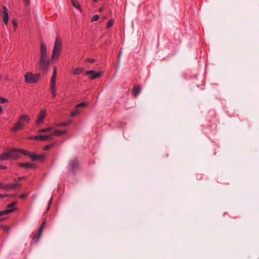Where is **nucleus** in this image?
Listing matches in <instances>:
<instances>
[{
    "label": "nucleus",
    "instance_id": "bb28decb",
    "mask_svg": "<svg viewBox=\"0 0 259 259\" xmlns=\"http://www.w3.org/2000/svg\"><path fill=\"white\" fill-rule=\"evenodd\" d=\"M71 120H70L68 121L60 123L57 125V126H67V125H68L71 123Z\"/></svg>",
    "mask_w": 259,
    "mask_h": 259
},
{
    "label": "nucleus",
    "instance_id": "49530a36",
    "mask_svg": "<svg viewBox=\"0 0 259 259\" xmlns=\"http://www.w3.org/2000/svg\"><path fill=\"white\" fill-rule=\"evenodd\" d=\"M94 2H97L98 0H93Z\"/></svg>",
    "mask_w": 259,
    "mask_h": 259
},
{
    "label": "nucleus",
    "instance_id": "9d476101",
    "mask_svg": "<svg viewBox=\"0 0 259 259\" xmlns=\"http://www.w3.org/2000/svg\"><path fill=\"white\" fill-rule=\"evenodd\" d=\"M85 74L91 75V76H90L91 79H94L99 77L101 75V72H96L94 70H88V71H86Z\"/></svg>",
    "mask_w": 259,
    "mask_h": 259
},
{
    "label": "nucleus",
    "instance_id": "ddd939ff",
    "mask_svg": "<svg viewBox=\"0 0 259 259\" xmlns=\"http://www.w3.org/2000/svg\"><path fill=\"white\" fill-rule=\"evenodd\" d=\"M28 156L33 161L35 160H41L45 157L43 155H36L31 152H29V155Z\"/></svg>",
    "mask_w": 259,
    "mask_h": 259
},
{
    "label": "nucleus",
    "instance_id": "4be33fe9",
    "mask_svg": "<svg viewBox=\"0 0 259 259\" xmlns=\"http://www.w3.org/2000/svg\"><path fill=\"white\" fill-rule=\"evenodd\" d=\"M61 45H62V41H61V40L60 39V38H58V37L56 38L54 47L61 48Z\"/></svg>",
    "mask_w": 259,
    "mask_h": 259
},
{
    "label": "nucleus",
    "instance_id": "a878e982",
    "mask_svg": "<svg viewBox=\"0 0 259 259\" xmlns=\"http://www.w3.org/2000/svg\"><path fill=\"white\" fill-rule=\"evenodd\" d=\"M50 91H51V94L52 95V97L53 98H55L56 97V95H57L55 88H54V87L53 88H50Z\"/></svg>",
    "mask_w": 259,
    "mask_h": 259
},
{
    "label": "nucleus",
    "instance_id": "a18cd8bd",
    "mask_svg": "<svg viewBox=\"0 0 259 259\" xmlns=\"http://www.w3.org/2000/svg\"><path fill=\"white\" fill-rule=\"evenodd\" d=\"M121 51H120V52H119V56H118V59H119V58H120V56H121Z\"/></svg>",
    "mask_w": 259,
    "mask_h": 259
},
{
    "label": "nucleus",
    "instance_id": "c756f323",
    "mask_svg": "<svg viewBox=\"0 0 259 259\" xmlns=\"http://www.w3.org/2000/svg\"><path fill=\"white\" fill-rule=\"evenodd\" d=\"M114 20L113 19L110 20L107 23V27L109 28L113 25Z\"/></svg>",
    "mask_w": 259,
    "mask_h": 259
},
{
    "label": "nucleus",
    "instance_id": "473e14b6",
    "mask_svg": "<svg viewBox=\"0 0 259 259\" xmlns=\"http://www.w3.org/2000/svg\"><path fill=\"white\" fill-rule=\"evenodd\" d=\"M9 196V194H0V198L1 199H3V198H6V197H8Z\"/></svg>",
    "mask_w": 259,
    "mask_h": 259
},
{
    "label": "nucleus",
    "instance_id": "6e6552de",
    "mask_svg": "<svg viewBox=\"0 0 259 259\" xmlns=\"http://www.w3.org/2000/svg\"><path fill=\"white\" fill-rule=\"evenodd\" d=\"M28 139L29 140L45 141L49 140V137L47 135H36L34 136L29 137Z\"/></svg>",
    "mask_w": 259,
    "mask_h": 259
},
{
    "label": "nucleus",
    "instance_id": "b1692460",
    "mask_svg": "<svg viewBox=\"0 0 259 259\" xmlns=\"http://www.w3.org/2000/svg\"><path fill=\"white\" fill-rule=\"evenodd\" d=\"M55 144H56L55 143H52L51 144L47 145L45 146L44 150L45 151H48L50 148L53 147L55 145Z\"/></svg>",
    "mask_w": 259,
    "mask_h": 259
},
{
    "label": "nucleus",
    "instance_id": "79ce46f5",
    "mask_svg": "<svg viewBox=\"0 0 259 259\" xmlns=\"http://www.w3.org/2000/svg\"><path fill=\"white\" fill-rule=\"evenodd\" d=\"M13 26L15 28L17 27V23L15 21H13Z\"/></svg>",
    "mask_w": 259,
    "mask_h": 259
},
{
    "label": "nucleus",
    "instance_id": "a19ab883",
    "mask_svg": "<svg viewBox=\"0 0 259 259\" xmlns=\"http://www.w3.org/2000/svg\"><path fill=\"white\" fill-rule=\"evenodd\" d=\"M6 168H7L6 166L0 164V169H6Z\"/></svg>",
    "mask_w": 259,
    "mask_h": 259
},
{
    "label": "nucleus",
    "instance_id": "aec40b11",
    "mask_svg": "<svg viewBox=\"0 0 259 259\" xmlns=\"http://www.w3.org/2000/svg\"><path fill=\"white\" fill-rule=\"evenodd\" d=\"M53 129H54V127H53V126L46 127V128H44L39 130L38 131V133H47V132L52 131Z\"/></svg>",
    "mask_w": 259,
    "mask_h": 259
},
{
    "label": "nucleus",
    "instance_id": "f704fd0d",
    "mask_svg": "<svg viewBox=\"0 0 259 259\" xmlns=\"http://www.w3.org/2000/svg\"><path fill=\"white\" fill-rule=\"evenodd\" d=\"M27 197V195L25 194H22L21 195L19 196V197L21 199H24Z\"/></svg>",
    "mask_w": 259,
    "mask_h": 259
},
{
    "label": "nucleus",
    "instance_id": "6ab92c4d",
    "mask_svg": "<svg viewBox=\"0 0 259 259\" xmlns=\"http://www.w3.org/2000/svg\"><path fill=\"white\" fill-rule=\"evenodd\" d=\"M16 202H13L9 204L7 206V208L5 210H9L11 211V212H13L15 209V206L16 205Z\"/></svg>",
    "mask_w": 259,
    "mask_h": 259
},
{
    "label": "nucleus",
    "instance_id": "5701e85b",
    "mask_svg": "<svg viewBox=\"0 0 259 259\" xmlns=\"http://www.w3.org/2000/svg\"><path fill=\"white\" fill-rule=\"evenodd\" d=\"M19 152L22 153V154H23L25 156H28V155H29L30 152L25 150L24 149H18V153Z\"/></svg>",
    "mask_w": 259,
    "mask_h": 259
},
{
    "label": "nucleus",
    "instance_id": "20e7f679",
    "mask_svg": "<svg viewBox=\"0 0 259 259\" xmlns=\"http://www.w3.org/2000/svg\"><path fill=\"white\" fill-rule=\"evenodd\" d=\"M78 167L79 164L76 158H73L69 161L68 170L70 172L74 173Z\"/></svg>",
    "mask_w": 259,
    "mask_h": 259
},
{
    "label": "nucleus",
    "instance_id": "c85d7f7f",
    "mask_svg": "<svg viewBox=\"0 0 259 259\" xmlns=\"http://www.w3.org/2000/svg\"><path fill=\"white\" fill-rule=\"evenodd\" d=\"M87 105V103L84 102H81L80 103H79L78 104H77L75 106L76 108H80V107H83V106H85V105Z\"/></svg>",
    "mask_w": 259,
    "mask_h": 259
},
{
    "label": "nucleus",
    "instance_id": "4468645a",
    "mask_svg": "<svg viewBox=\"0 0 259 259\" xmlns=\"http://www.w3.org/2000/svg\"><path fill=\"white\" fill-rule=\"evenodd\" d=\"M3 13L4 14L3 21L6 25H7L9 21V15L7 8L5 6L3 7Z\"/></svg>",
    "mask_w": 259,
    "mask_h": 259
},
{
    "label": "nucleus",
    "instance_id": "393cba45",
    "mask_svg": "<svg viewBox=\"0 0 259 259\" xmlns=\"http://www.w3.org/2000/svg\"><path fill=\"white\" fill-rule=\"evenodd\" d=\"M72 5L76 8L79 9L80 5L76 0H71Z\"/></svg>",
    "mask_w": 259,
    "mask_h": 259
},
{
    "label": "nucleus",
    "instance_id": "0eeeda50",
    "mask_svg": "<svg viewBox=\"0 0 259 259\" xmlns=\"http://www.w3.org/2000/svg\"><path fill=\"white\" fill-rule=\"evenodd\" d=\"M46 224V222L45 221H44L41 225H40L39 229H38V232H37V236H34L33 238H32V241H34V242H37L39 240V238L41 235V233H42V230L44 229V226H45V225Z\"/></svg>",
    "mask_w": 259,
    "mask_h": 259
},
{
    "label": "nucleus",
    "instance_id": "a211bd4d",
    "mask_svg": "<svg viewBox=\"0 0 259 259\" xmlns=\"http://www.w3.org/2000/svg\"><path fill=\"white\" fill-rule=\"evenodd\" d=\"M9 159L8 152L6 151L0 154V161L6 160Z\"/></svg>",
    "mask_w": 259,
    "mask_h": 259
},
{
    "label": "nucleus",
    "instance_id": "1a4fd4ad",
    "mask_svg": "<svg viewBox=\"0 0 259 259\" xmlns=\"http://www.w3.org/2000/svg\"><path fill=\"white\" fill-rule=\"evenodd\" d=\"M46 116V111L44 109H41L40 112L38 115L36 123L37 125L41 124Z\"/></svg>",
    "mask_w": 259,
    "mask_h": 259
},
{
    "label": "nucleus",
    "instance_id": "7ed1b4c3",
    "mask_svg": "<svg viewBox=\"0 0 259 259\" xmlns=\"http://www.w3.org/2000/svg\"><path fill=\"white\" fill-rule=\"evenodd\" d=\"M41 77L40 73L33 74L31 72H28L24 75L25 81L29 84L37 83Z\"/></svg>",
    "mask_w": 259,
    "mask_h": 259
},
{
    "label": "nucleus",
    "instance_id": "ea45409f",
    "mask_svg": "<svg viewBox=\"0 0 259 259\" xmlns=\"http://www.w3.org/2000/svg\"><path fill=\"white\" fill-rule=\"evenodd\" d=\"M52 202V198H51L50 199V200H49V206H48V209H49L50 206V205H51V204Z\"/></svg>",
    "mask_w": 259,
    "mask_h": 259
},
{
    "label": "nucleus",
    "instance_id": "72a5a7b5",
    "mask_svg": "<svg viewBox=\"0 0 259 259\" xmlns=\"http://www.w3.org/2000/svg\"><path fill=\"white\" fill-rule=\"evenodd\" d=\"M87 62L88 63H94L95 62V60L93 59H88L87 60Z\"/></svg>",
    "mask_w": 259,
    "mask_h": 259
},
{
    "label": "nucleus",
    "instance_id": "c03bdc74",
    "mask_svg": "<svg viewBox=\"0 0 259 259\" xmlns=\"http://www.w3.org/2000/svg\"><path fill=\"white\" fill-rule=\"evenodd\" d=\"M2 112H3V108H2V107L0 106V113H1Z\"/></svg>",
    "mask_w": 259,
    "mask_h": 259
},
{
    "label": "nucleus",
    "instance_id": "9b49d317",
    "mask_svg": "<svg viewBox=\"0 0 259 259\" xmlns=\"http://www.w3.org/2000/svg\"><path fill=\"white\" fill-rule=\"evenodd\" d=\"M66 132L65 131L63 130H55L54 132L52 133H50L49 135L47 136H48L49 139H51L54 136H61L66 134Z\"/></svg>",
    "mask_w": 259,
    "mask_h": 259
},
{
    "label": "nucleus",
    "instance_id": "e433bc0d",
    "mask_svg": "<svg viewBox=\"0 0 259 259\" xmlns=\"http://www.w3.org/2000/svg\"><path fill=\"white\" fill-rule=\"evenodd\" d=\"M77 114V111L72 112L71 113V116H74L76 115Z\"/></svg>",
    "mask_w": 259,
    "mask_h": 259
},
{
    "label": "nucleus",
    "instance_id": "cd10ccee",
    "mask_svg": "<svg viewBox=\"0 0 259 259\" xmlns=\"http://www.w3.org/2000/svg\"><path fill=\"white\" fill-rule=\"evenodd\" d=\"M9 213H11V211H9V210H3L0 211V217L9 214Z\"/></svg>",
    "mask_w": 259,
    "mask_h": 259
},
{
    "label": "nucleus",
    "instance_id": "7c9ffc66",
    "mask_svg": "<svg viewBox=\"0 0 259 259\" xmlns=\"http://www.w3.org/2000/svg\"><path fill=\"white\" fill-rule=\"evenodd\" d=\"M99 19V16L98 15H95L93 16L92 21H96L98 20Z\"/></svg>",
    "mask_w": 259,
    "mask_h": 259
},
{
    "label": "nucleus",
    "instance_id": "412c9836",
    "mask_svg": "<svg viewBox=\"0 0 259 259\" xmlns=\"http://www.w3.org/2000/svg\"><path fill=\"white\" fill-rule=\"evenodd\" d=\"M83 71V69L82 68H74L73 70V74L76 75V74H79L81 73Z\"/></svg>",
    "mask_w": 259,
    "mask_h": 259
},
{
    "label": "nucleus",
    "instance_id": "de8ad7c7",
    "mask_svg": "<svg viewBox=\"0 0 259 259\" xmlns=\"http://www.w3.org/2000/svg\"><path fill=\"white\" fill-rule=\"evenodd\" d=\"M2 187V183H0V188Z\"/></svg>",
    "mask_w": 259,
    "mask_h": 259
},
{
    "label": "nucleus",
    "instance_id": "58836bf2",
    "mask_svg": "<svg viewBox=\"0 0 259 259\" xmlns=\"http://www.w3.org/2000/svg\"><path fill=\"white\" fill-rule=\"evenodd\" d=\"M24 179V177H18V178H17V180L16 179L15 180V181H16L17 180H18V181H21V180H23Z\"/></svg>",
    "mask_w": 259,
    "mask_h": 259
},
{
    "label": "nucleus",
    "instance_id": "f03ea898",
    "mask_svg": "<svg viewBox=\"0 0 259 259\" xmlns=\"http://www.w3.org/2000/svg\"><path fill=\"white\" fill-rule=\"evenodd\" d=\"M29 120L30 118L29 116L24 114L21 115L17 122L15 123L14 126L12 128L11 131L15 133L22 129L27 123L29 122Z\"/></svg>",
    "mask_w": 259,
    "mask_h": 259
},
{
    "label": "nucleus",
    "instance_id": "dca6fc26",
    "mask_svg": "<svg viewBox=\"0 0 259 259\" xmlns=\"http://www.w3.org/2000/svg\"><path fill=\"white\" fill-rule=\"evenodd\" d=\"M60 50H61V48L54 47L53 52V54H52V59H53L55 58H56L57 59L58 58L59 55L60 54Z\"/></svg>",
    "mask_w": 259,
    "mask_h": 259
},
{
    "label": "nucleus",
    "instance_id": "f257e3e1",
    "mask_svg": "<svg viewBox=\"0 0 259 259\" xmlns=\"http://www.w3.org/2000/svg\"><path fill=\"white\" fill-rule=\"evenodd\" d=\"M49 64V60L47 59V50L46 45L41 43L40 45V54L39 62V67L42 70H46Z\"/></svg>",
    "mask_w": 259,
    "mask_h": 259
},
{
    "label": "nucleus",
    "instance_id": "39448f33",
    "mask_svg": "<svg viewBox=\"0 0 259 259\" xmlns=\"http://www.w3.org/2000/svg\"><path fill=\"white\" fill-rule=\"evenodd\" d=\"M9 159H17L19 158L18 149H11L7 151Z\"/></svg>",
    "mask_w": 259,
    "mask_h": 259
},
{
    "label": "nucleus",
    "instance_id": "f8f14e48",
    "mask_svg": "<svg viewBox=\"0 0 259 259\" xmlns=\"http://www.w3.org/2000/svg\"><path fill=\"white\" fill-rule=\"evenodd\" d=\"M56 75H57V69L56 67L54 68L53 69V73L51 77V82H50V88H55L56 87Z\"/></svg>",
    "mask_w": 259,
    "mask_h": 259
},
{
    "label": "nucleus",
    "instance_id": "2f4dec72",
    "mask_svg": "<svg viewBox=\"0 0 259 259\" xmlns=\"http://www.w3.org/2000/svg\"><path fill=\"white\" fill-rule=\"evenodd\" d=\"M8 102V99L0 96V103H5Z\"/></svg>",
    "mask_w": 259,
    "mask_h": 259
},
{
    "label": "nucleus",
    "instance_id": "423d86ee",
    "mask_svg": "<svg viewBox=\"0 0 259 259\" xmlns=\"http://www.w3.org/2000/svg\"><path fill=\"white\" fill-rule=\"evenodd\" d=\"M20 186V184L19 183H10L7 185H3L2 184V187L1 188L6 190H14L16 188L19 187Z\"/></svg>",
    "mask_w": 259,
    "mask_h": 259
},
{
    "label": "nucleus",
    "instance_id": "c9c22d12",
    "mask_svg": "<svg viewBox=\"0 0 259 259\" xmlns=\"http://www.w3.org/2000/svg\"><path fill=\"white\" fill-rule=\"evenodd\" d=\"M1 227L4 228L6 231H8L9 230V228L7 226H4L3 225H1Z\"/></svg>",
    "mask_w": 259,
    "mask_h": 259
},
{
    "label": "nucleus",
    "instance_id": "f3484780",
    "mask_svg": "<svg viewBox=\"0 0 259 259\" xmlns=\"http://www.w3.org/2000/svg\"><path fill=\"white\" fill-rule=\"evenodd\" d=\"M141 91V88L140 86L135 85L132 90V94L134 97H137L140 93Z\"/></svg>",
    "mask_w": 259,
    "mask_h": 259
},
{
    "label": "nucleus",
    "instance_id": "2eb2a0df",
    "mask_svg": "<svg viewBox=\"0 0 259 259\" xmlns=\"http://www.w3.org/2000/svg\"><path fill=\"white\" fill-rule=\"evenodd\" d=\"M18 165L21 167L25 168L34 169L35 168V165L31 163H18Z\"/></svg>",
    "mask_w": 259,
    "mask_h": 259
},
{
    "label": "nucleus",
    "instance_id": "4c0bfd02",
    "mask_svg": "<svg viewBox=\"0 0 259 259\" xmlns=\"http://www.w3.org/2000/svg\"><path fill=\"white\" fill-rule=\"evenodd\" d=\"M26 5H28L30 3V0H23Z\"/></svg>",
    "mask_w": 259,
    "mask_h": 259
},
{
    "label": "nucleus",
    "instance_id": "37998d69",
    "mask_svg": "<svg viewBox=\"0 0 259 259\" xmlns=\"http://www.w3.org/2000/svg\"><path fill=\"white\" fill-rule=\"evenodd\" d=\"M6 218H0V222L4 221L5 220H6Z\"/></svg>",
    "mask_w": 259,
    "mask_h": 259
}]
</instances>
